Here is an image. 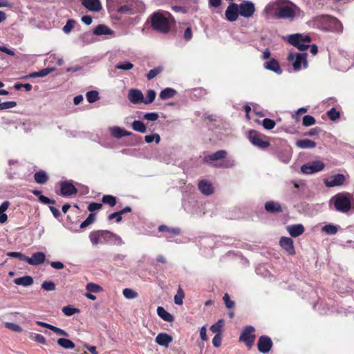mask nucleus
Wrapping results in <instances>:
<instances>
[{"label":"nucleus","instance_id":"9b49d317","mask_svg":"<svg viewBox=\"0 0 354 354\" xmlns=\"http://www.w3.org/2000/svg\"><path fill=\"white\" fill-rule=\"evenodd\" d=\"M345 181V176L342 174H337L324 179V183L326 187H334L344 185Z\"/></svg>","mask_w":354,"mask_h":354},{"label":"nucleus","instance_id":"5fc2aeb1","mask_svg":"<svg viewBox=\"0 0 354 354\" xmlns=\"http://www.w3.org/2000/svg\"><path fill=\"white\" fill-rule=\"evenodd\" d=\"M145 140L147 143H151L154 140L158 144L160 141V137L158 133L147 135L145 137Z\"/></svg>","mask_w":354,"mask_h":354},{"label":"nucleus","instance_id":"cd10ccee","mask_svg":"<svg viewBox=\"0 0 354 354\" xmlns=\"http://www.w3.org/2000/svg\"><path fill=\"white\" fill-rule=\"evenodd\" d=\"M296 146L300 149H313L316 147V143L309 139H303L298 140Z\"/></svg>","mask_w":354,"mask_h":354},{"label":"nucleus","instance_id":"aec40b11","mask_svg":"<svg viewBox=\"0 0 354 354\" xmlns=\"http://www.w3.org/2000/svg\"><path fill=\"white\" fill-rule=\"evenodd\" d=\"M173 338L171 335L165 333H159L156 337V342L162 346L167 348L172 342Z\"/></svg>","mask_w":354,"mask_h":354},{"label":"nucleus","instance_id":"0e129e2a","mask_svg":"<svg viewBox=\"0 0 354 354\" xmlns=\"http://www.w3.org/2000/svg\"><path fill=\"white\" fill-rule=\"evenodd\" d=\"M5 326L7 328L10 329L13 331H16V332H21L22 331L21 327L15 323L6 322Z\"/></svg>","mask_w":354,"mask_h":354},{"label":"nucleus","instance_id":"20e7f679","mask_svg":"<svg viewBox=\"0 0 354 354\" xmlns=\"http://www.w3.org/2000/svg\"><path fill=\"white\" fill-rule=\"evenodd\" d=\"M153 28L160 32L166 33L170 29V24L167 15L159 12L154 13L151 18Z\"/></svg>","mask_w":354,"mask_h":354},{"label":"nucleus","instance_id":"603ef678","mask_svg":"<svg viewBox=\"0 0 354 354\" xmlns=\"http://www.w3.org/2000/svg\"><path fill=\"white\" fill-rule=\"evenodd\" d=\"M184 292L181 288H179L174 297V302L177 305H182L183 303Z\"/></svg>","mask_w":354,"mask_h":354},{"label":"nucleus","instance_id":"bf43d9fd","mask_svg":"<svg viewBox=\"0 0 354 354\" xmlns=\"http://www.w3.org/2000/svg\"><path fill=\"white\" fill-rule=\"evenodd\" d=\"M327 115L331 120L335 121L339 118V113L335 108H331L327 111Z\"/></svg>","mask_w":354,"mask_h":354},{"label":"nucleus","instance_id":"b1692460","mask_svg":"<svg viewBox=\"0 0 354 354\" xmlns=\"http://www.w3.org/2000/svg\"><path fill=\"white\" fill-rule=\"evenodd\" d=\"M264 67L269 71L276 73L277 74H281L282 73V70L279 66V62L274 59H272L270 61L266 62L264 64Z\"/></svg>","mask_w":354,"mask_h":354},{"label":"nucleus","instance_id":"e433bc0d","mask_svg":"<svg viewBox=\"0 0 354 354\" xmlns=\"http://www.w3.org/2000/svg\"><path fill=\"white\" fill-rule=\"evenodd\" d=\"M224 326L223 319H219L217 322L210 326V330L213 333L221 334Z\"/></svg>","mask_w":354,"mask_h":354},{"label":"nucleus","instance_id":"a19ab883","mask_svg":"<svg viewBox=\"0 0 354 354\" xmlns=\"http://www.w3.org/2000/svg\"><path fill=\"white\" fill-rule=\"evenodd\" d=\"M86 97L89 103H93L99 100V93L97 91H88Z\"/></svg>","mask_w":354,"mask_h":354},{"label":"nucleus","instance_id":"a18cd8bd","mask_svg":"<svg viewBox=\"0 0 354 354\" xmlns=\"http://www.w3.org/2000/svg\"><path fill=\"white\" fill-rule=\"evenodd\" d=\"M158 230H159V232H167L169 234H174L175 235H178L180 232V230L179 228H170L164 225H160L158 227Z\"/></svg>","mask_w":354,"mask_h":354},{"label":"nucleus","instance_id":"e2e57ef3","mask_svg":"<svg viewBox=\"0 0 354 354\" xmlns=\"http://www.w3.org/2000/svg\"><path fill=\"white\" fill-rule=\"evenodd\" d=\"M41 288L47 291H53L55 289V285L51 281H45L41 284Z\"/></svg>","mask_w":354,"mask_h":354},{"label":"nucleus","instance_id":"72a5a7b5","mask_svg":"<svg viewBox=\"0 0 354 354\" xmlns=\"http://www.w3.org/2000/svg\"><path fill=\"white\" fill-rule=\"evenodd\" d=\"M57 344L65 349H72L75 348V344L70 339L66 338H59L57 339Z\"/></svg>","mask_w":354,"mask_h":354},{"label":"nucleus","instance_id":"c9c22d12","mask_svg":"<svg viewBox=\"0 0 354 354\" xmlns=\"http://www.w3.org/2000/svg\"><path fill=\"white\" fill-rule=\"evenodd\" d=\"M131 211V209L130 207H128V206L125 207L124 209H122V210H120L119 212H116L113 214H111L109 216V219L112 220V219H113L114 216H118L117 223H119L122 220V215L125 213L130 212Z\"/></svg>","mask_w":354,"mask_h":354},{"label":"nucleus","instance_id":"338daca9","mask_svg":"<svg viewBox=\"0 0 354 354\" xmlns=\"http://www.w3.org/2000/svg\"><path fill=\"white\" fill-rule=\"evenodd\" d=\"M17 106V102L15 101L1 102V110L14 108Z\"/></svg>","mask_w":354,"mask_h":354},{"label":"nucleus","instance_id":"de8ad7c7","mask_svg":"<svg viewBox=\"0 0 354 354\" xmlns=\"http://www.w3.org/2000/svg\"><path fill=\"white\" fill-rule=\"evenodd\" d=\"M102 201L105 204L109 205L111 207H113L116 204L115 197L111 195H104L102 197Z\"/></svg>","mask_w":354,"mask_h":354},{"label":"nucleus","instance_id":"58836bf2","mask_svg":"<svg viewBox=\"0 0 354 354\" xmlns=\"http://www.w3.org/2000/svg\"><path fill=\"white\" fill-rule=\"evenodd\" d=\"M132 128L134 131L140 132V133H145L147 130L146 126L145 124L140 120H135L132 123Z\"/></svg>","mask_w":354,"mask_h":354},{"label":"nucleus","instance_id":"774afa93","mask_svg":"<svg viewBox=\"0 0 354 354\" xmlns=\"http://www.w3.org/2000/svg\"><path fill=\"white\" fill-rule=\"evenodd\" d=\"M158 117V114L156 113H147L143 115V118L148 121H156Z\"/></svg>","mask_w":354,"mask_h":354},{"label":"nucleus","instance_id":"4d7b16f0","mask_svg":"<svg viewBox=\"0 0 354 354\" xmlns=\"http://www.w3.org/2000/svg\"><path fill=\"white\" fill-rule=\"evenodd\" d=\"M316 122L315 119L311 115H305L303 118L302 124L305 127H309L315 124Z\"/></svg>","mask_w":354,"mask_h":354},{"label":"nucleus","instance_id":"7c9ffc66","mask_svg":"<svg viewBox=\"0 0 354 354\" xmlns=\"http://www.w3.org/2000/svg\"><path fill=\"white\" fill-rule=\"evenodd\" d=\"M10 205L9 201H4L0 205V223L3 224L8 220V216L5 212L8 209Z\"/></svg>","mask_w":354,"mask_h":354},{"label":"nucleus","instance_id":"c756f323","mask_svg":"<svg viewBox=\"0 0 354 354\" xmlns=\"http://www.w3.org/2000/svg\"><path fill=\"white\" fill-rule=\"evenodd\" d=\"M157 313L160 317H161L164 321L171 322L174 321V317L171 314L168 313L165 310L163 307L158 306L157 308Z\"/></svg>","mask_w":354,"mask_h":354},{"label":"nucleus","instance_id":"5701e85b","mask_svg":"<svg viewBox=\"0 0 354 354\" xmlns=\"http://www.w3.org/2000/svg\"><path fill=\"white\" fill-rule=\"evenodd\" d=\"M120 7L117 8V11L121 14H132L133 12V2L126 0Z\"/></svg>","mask_w":354,"mask_h":354},{"label":"nucleus","instance_id":"79ce46f5","mask_svg":"<svg viewBox=\"0 0 354 354\" xmlns=\"http://www.w3.org/2000/svg\"><path fill=\"white\" fill-rule=\"evenodd\" d=\"M122 294L127 299H133L138 297V292L131 288H124L122 290Z\"/></svg>","mask_w":354,"mask_h":354},{"label":"nucleus","instance_id":"9d476101","mask_svg":"<svg viewBox=\"0 0 354 354\" xmlns=\"http://www.w3.org/2000/svg\"><path fill=\"white\" fill-rule=\"evenodd\" d=\"M239 15L249 18L251 17L255 12L254 4L250 1H244L241 3L238 4Z\"/></svg>","mask_w":354,"mask_h":354},{"label":"nucleus","instance_id":"393cba45","mask_svg":"<svg viewBox=\"0 0 354 354\" xmlns=\"http://www.w3.org/2000/svg\"><path fill=\"white\" fill-rule=\"evenodd\" d=\"M111 135L116 138H121L124 136H129L131 133L119 127H113L110 129Z\"/></svg>","mask_w":354,"mask_h":354},{"label":"nucleus","instance_id":"39448f33","mask_svg":"<svg viewBox=\"0 0 354 354\" xmlns=\"http://www.w3.org/2000/svg\"><path fill=\"white\" fill-rule=\"evenodd\" d=\"M287 59L292 64L294 71H299L308 66L306 53L290 52Z\"/></svg>","mask_w":354,"mask_h":354},{"label":"nucleus","instance_id":"6e6552de","mask_svg":"<svg viewBox=\"0 0 354 354\" xmlns=\"http://www.w3.org/2000/svg\"><path fill=\"white\" fill-rule=\"evenodd\" d=\"M325 164L322 160H317L308 162L301 167V171L305 174H313L322 171Z\"/></svg>","mask_w":354,"mask_h":354},{"label":"nucleus","instance_id":"0eeeda50","mask_svg":"<svg viewBox=\"0 0 354 354\" xmlns=\"http://www.w3.org/2000/svg\"><path fill=\"white\" fill-rule=\"evenodd\" d=\"M248 138L251 143L259 148L266 149L270 145V143L266 140V136L255 130L250 131Z\"/></svg>","mask_w":354,"mask_h":354},{"label":"nucleus","instance_id":"4be33fe9","mask_svg":"<svg viewBox=\"0 0 354 354\" xmlns=\"http://www.w3.org/2000/svg\"><path fill=\"white\" fill-rule=\"evenodd\" d=\"M286 229L290 235L292 237H297L304 232V227L301 224L288 225Z\"/></svg>","mask_w":354,"mask_h":354},{"label":"nucleus","instance_id":"ea45409f","mask_svg":"<svg viewBox=\"0 0 354 354\" xmlns=\"http://www.w3.org/2000/svg\"><path fill=\"white\" fill-rule=\"evenodd\" d=\"M126 0H107V7L109 10H117Z\"/></svg>","mask_w":354,"mask_h":354},{"label":"nucleus","instance_id":"f8f14e48","mask_svg":"<svg viewBox=\"0 0 354 354\" xmlns=\"http://www.w3.org/2000/svg\"><path fill=\"white\" fill-rule=\"evenodd\" d=\"M272 346L271 339L268 336H261L259 337L257 347L261 353H266L270 351Z\"/></svg>","mask_w":354,"mask_h":354},{"label":"nucleus","instance_id":"8fccbe9b","mask_svg":"<svg viewBox=\"0 0 354 354\" xmlns=\"http://www.w3.org/2000/svg\"><path fill=\"white\" fill-rule=\"evenodd\" d=\"M162 71V66H158L156 68H154L153 69H151L149 71V73L147 75V77L148 80H151L154 78L156 75L160 74Z\"/></svg>","mask_w":354,"mask_h":354},{"label":"nucleus","instance_id":"bb28decb","mask_svg":"<svg viewBox=\"0 0 354 354\" xmlns=\"http://www.w3.org/2000/svg\"><path fill=\"white\" fill-rule=\"evenodd\" d=\"M14 283L18 286L28 287L33 283V279L30 276H24L15 279Z\"/></svg>","mask_w":354,"mask_h":354},{"label":"nucleus","instance_id":"052dcab7","mask_svg":"<svg viewBox=\"0 0 354 354\" xmlns=\"http://www.w3.org/2000/svg\"><path fill=\"white\" fill-rule=\"evenodd\" d=\"M263 127L268 130L272 129L275 126V122L269 118H265L263 120Z\"/></svg>","mask_w":354,"mask_h":354},{"label":"nucleus","instance_id":"f03ea898","mask_svg":"<svg viewBox=\"0 0 354 354\" xmlns=\"http://www.w3.org/2000/svg\"><path fill=\"white\" fill-rule=\"evenodd\" d=\"M329 205H333L337 212L346 214L354 207L353 196L346 192L338 193L330 199Z\"/></svg>","mask_w":354,"mask_h":354},{"label":"nucleus","instance_id":"13d9d810","mask_svg":"<svg viewBox=\"0 0 354 354\" xmlns=\"http://www.w3.org/2000/svg\"><path fill=\"white\" fill-rule=\"evenodd\" d=\"M223 300L227 308L231 309L234 307L235 304L233 301L231 300L229 294L225 293L223 297Z\"/></svg>","mask_w":354,"mask_h":354},{"label":"nucleus","instance_id":"09e8293b","mask_svg":"<svg viewBox=\"0 0 354 354\" xmlns=\"http://www.w3.org/2000/svg\"><path fill=\"white\" fill-rule=\"evenodd\" d=\"M62 310L63 313L66 316H71L75 313L79 312V310L77 308H73L70 305L63 307Z\"/></svg>","mask_w":354,"mask_h":354},{"label":"nucleus","instance_id":"680f3d73","mask_svg":"<svg viewBox=\"0 0 354 354\" xmlns=\"http://www.w3.org/2000/svg\"><path fill=\"white\" fill-rule=\"evenodd\" d=\"M75 21L73 19H69L67 21L66 25L63 27V31L66 34H68L73 28Z\"/></svg>","mask_w":354,"mask_h":354},{"label":"nucleus","instance_id":"7ed1b4c3","mask_svg":"<svg viewBox=\"0 0 354 354\" xmlns=\"http://www.w3.org/2000/svg\"><path fill=\"white\" fill-rule=\"evenodd\" d=\"M284 39L300 51L307 50L311 42V37L308 35L300 33L289 35L284 37Z\"/></svg>","mask_w":354,"mask_h":354},{"label":"nucleus","instance_id":"f3484780","mask_svg":"<svg viewBox=\"0 0 354 354\" xmlns=\"http://www.w3.org/2000/svg\"><path fill=\"white\" fill-rule=\"evenodd\" d=\"M198 189L205 196H209L214 193V187L210 181L207 180H201L198 184Z\"/></svg>","mask_w":354,"mask_h":354},{"label":"nucleus","instance_id":"49530a36","mask_svg":"<svg viewBox=\"0 0 354 354\" xmlns=\"http://www.w3.org/2000/svg\"><path fill=\"white\" fill-rule=\"evenodd\" d=\"M86 290L90 292H100L102 290V288L94 283H88L86 286Z\"/></svg>","mask_w":354,"mask_h":354},{"label":"nucleus","instance_id":"423d86ee","mask_svg":"<svg viewBox=\"0 0 354 354\" xmlns=\"http://www.w3.org/2000/svg\"><path fill=\"white\" fill-rule=\"evenodd\" d=\"M112 232L108 230L93 231L89 234V239L93 245L109 243L111 241Z\"/></svg>","mask_w":354,"mask_h":354},{"label":"nucleus","instance_id":"473e14b6","mask_svg":"<svg viewBox=\"0 0 354 354\" xmlns=\"http://www.w3.org/2000/svg\"><path fill=\"white\" fill-rule=\"evenodd\" d=\"M277 157L282 162L288 164L292 157V153L290 150H284L278 152Z\"/></svg>","mask_w":354,"mask_h":354},{"label":"nucleus","instance_id":"a211bd4d","mask_svg":"<svg viewBox=\"0 0 354 354\" xmlns=\"http://www.w3.org/2000/svg\"><path fill=\"white\" fill-rule=\"evenodd\" d=\"M46 255L41 252L33 253L31 257H27L26 262L32 266H37L43 263L45 261Z\"/></svg>","mask_w":354,"mask_h":354},{"label":"nucleus","instance_id":"a878e982","mask_svg":"<svg viewBox=\"0 0 354 354\" xmlns=\"http://www.w3.org/2000/svg\"><path fill=\"white\" fill-rule=\"evenodd\" d=\"M265 208L267 212L271 213H277L282 212V208L280 203L276 201H268L266 203Z\"/></svg>","mask_w":354,"mask_h":354},{"label":"nucleus","instance_id":"dca6fc26","mask_svg":"<svg viewBox=\"0 0 354 354\" xmlns=\"http://www.w3.org/2000/svg\"><path fill=\"white\" fill-rule=\"evenodd\" d=\"M279 245L289 254H294L295 253L293 241L291 238L282 236L279 241Z\"/></svg>","mask_w":354,"mask_h":354},{"label":"nucleus","instance_id":"f704fd0d","mask_svg":"<svg viewBox=\"0 0 354 354\" xmlns=\"http://www.w3.org/2000/svg\"><path fill=\"white\" fill-rule=\"evenodd\" d=\"M176 94V91L171 88H166L163 89L159 95L161 100H167L172 97Z\"/></svg>","mask_w":354,"mask_h":354},{"label":"nucleus","instance_id":"864d4df0","mask_svg":"<svg viewBox=\"0 0 354 354\" xmlns=\"http://www.w3.org/2000/svg\"><path fill=\"white\" fill-rule=\"evenodd\" d=\"M156 92L153 90H149L147 93L146 97H144V104L151 103L156 97Z\"/></svg>","mask_w":354,"mask_h":354},{"label":"nucleus","instance_id":"3c124183","mask_svg":"<svg viewBox=\"0 0 354 354\" xmlns=\"http://www.w3.org/2000/svg\"><path fill=\"white\" fill-rule=\"evenodd\" d=\"M95 219V216L94 214H90L81 223L80 227L84 229L93 223Z\"/></svg>","mask_w":354,"mask_h":354},{"label":"nucleus","instance_id":"6ab92c4d","mask_svg":"<svg viewBox=\"0 0 354 354\" xmlns=\"http://www.w3.org/2000/svg\"><path fill=\"white\" fill-rule=\"evenodd\" d=\"M93 34L95 35H109L110 37H116V35L113 30L103 24L98 25L94 29Z\"/></svg>","mask_w":354,"mask_h":354},{"label":"nucleus","instance_id":"412c9836","mask_svg":"<svg viewBox=\"0 0 354 354\" xmlns=\"http://www.w3.org/2000/svg\"><path fill=\"white\" fill-rule=\"evenodd\" d=\"M82 4L91 11L98 12L102 9L100 0H82Z\"/></svg>","mask_w":354,"mask_h":354},{"label":"nucleus","instance_id":"c85d7f7f","mask_svg":"<svg viewBox=\"0 0 354 354\" xmlns=\"http://www.w3.org/2000/svg\"><path fill=\"white\" fill-rule=\"evenodd\" d=\"M227 154V152L225 150L218 151L211 155H209L205 158V160L207 162L210 161L218 160L222 158H224Z\"/></svg>","mask_w":354,"mask_h":354},{"label":"nucleus","instance_id":"c03bdc74","mask_svg":"<svg viewBox=\"0 0 354 354\" xmlns=\"http://www.w3.org/2000/svg\"><path fill=\"white\" fill-rule=\"evenodd\" d=\"M322 230L324 232H326L327 234H335L338 231L337 226L333 225V224H328L324 225Z\"/></svg>","mask_w":354,"mask_h":354},{"label":"nucleus","instance_id":"ddd939ff","mask_svg":"<svg viewBox=\"0 0 354 354\" xmlns=\"http://www.w3.org/2000/svg\"><path fill=\"white\" fill-rule=\"evenodd\" d=\"M239 15L238 4L231 3L225 10V17L229 21H235Z\"/></svg>","mask_w":354,"mask_h":354},{"label":"nucleus","instance_id":"f257e3e1","mask_svg":"<svg viewBox=\"0 0 354 354\" xmlns=\"http://www.w3.org/2000/svg\"><path fill=\"white\" fill-rule=\"evenodd\" d=\"M297 6L290 0H274L265 8L268 15L278 19L293 20L296 15Z\"/></svg>","mask_w":354,"mask_h":354},{"label":"nucleus","instance_id":"1a4fd4ad","mask_svg":"<svg viewBox=\"0 0 354 354\" xmlns=\"http://www.w3.org/2000/svg\"><path fill=\"white\" fill-rule=\"evenodd\" d=\"M254 340V328L251 326L245 327L239 337V341L245 343L248 348H251Z\"/></svg>","mask_w":354,"mask_h":354},{"label":"nucleus","instance_id":"4468645a","mask_svg":"<svg viewBox=\"0 0 354 354\" xmlns=\"http://www.w3.org/2000/svg\"><path fill=\"white\" fill-rule=\"evenodd\" d=\"M128 99L133 104L144 103V95L141 91L131 88L129 91Z\"/></svg>","mask_w":354,"mask_h":354},{"label":"nucleus","instance_id":"6e6d98bb","mask_svg":"<svg viewBox=\"0 0 354 354\" xmlns=\"http://www.w3.org/2000/svg\"><path fill=\"white\" fill-rule=\"evenodd\" d=\"M7 256L12 258H17L21 261H26L27 257L24 254L18 252H9L7 253Z\"/></svg>","mask_w":354,"mask_h":354},{"label":"nucleus","instance_id":"69168bd1","mask_svg":"<svg viewBox=\"0 0 354 354\" xmlns=\"http://www.w3.org/2000/svg\"><path fill=\"white\" fill-rule=\"evenodd\" d=\"M111 241L109 243H113L118 245H121L124 243L122 238L117 234L112 233Z\"/></svg>","mask_w":354,"mask_h":354},{"label":"nucleus","instance_id":"37998d69","mask_svg":"<svg viewBox=\"0 0 354 354\" xmlns=\"http://www.w3.org/2000/svg\"><path fill=\"white\" fill-rule=\"evenodd\" d=\"M115 67L116 69L127 71L133 68V64L129 62L125 61L118 63Z\"/></svg>","mask_w":354,"mask_h":354},{"label":"nucleus","instance_id":"2eb2a0df","mask_svg":"<svg viewBox=\"0 0 354 354\" xmlns=\"http://www.w3.org/2000/svg\"><path fill=\"white\" fill-rule=\"evenodd\" d=\"M60 191L64 196H68L77 192V188L70 181L62 182L60 185Z\"/></svg>","mask_w":354,"mask_h":354},{"label":"nucleus","instance_id":"2f4dec72","mask_svg":"<svg viewBox=\"0 0 354 354\" xmlns=\"http://www.w3.org/2000/svg\"><path fill=\"white\" fill-rule=\"evenodd\" d=\"M34 179L38 184H44L48 181V176L44 171L40 170L35 174Z\"/></svg>","mask_w":354,"mask_h":354},{"label":"nucleus","instance_id":"4c0bfd02","mask_svg":"<svg viewBox=\"0 0 354 354\" xmlns=\"http://www.w3.org/2000/svg\"><path fill=\"white\" fill-rule=\"evenodd\" d=\"M53 68H46L38 72H34L29 75L30 77H45L48 75L50 73L53 71Z\"/></svg>","mask_w":354,"mask_h":354}]
</instances>
